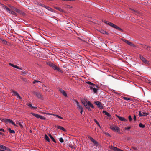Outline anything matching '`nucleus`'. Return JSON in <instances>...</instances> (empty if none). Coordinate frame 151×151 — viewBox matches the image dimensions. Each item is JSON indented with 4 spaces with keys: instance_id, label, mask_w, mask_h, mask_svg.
<instances>
[{
    "instance_id": "f257e3e1",
    "label": "nucleus",
    "mask_w": 151,
    "mask_h": 151,
    "mask_svg": "<svg viewBox=\"0 0 151 151\" xmlns=\"http://www.w3.org/2000/svg\"><path fill=\"white\" fill-rule=\"evenodd\" d=\"M82 103L83 104L85 107L89 111H91V110L90 107L93 109L94 108L93 105L87 99L85 100V102L83 101H82Z\"/></svg>"
},
{
    "instance_id": "f03ea898",
    "label": "nucleus",
    "mask_w": 151,
    "mask_h": 151,
    "mask_svg": "<svg viewBox=\"0 0 151 151\" xmlns=\"http://www.w3.org/2000/svg\"><path fill=\"white\" fill-rule=\"evenodd\" d=\"M47 64L50 67H52L53 69L55 70H56L60 72L62 71L60 69L55 65L54 64L51 62H47Z\"/></svg>"
},
{
    "instance_id": "7ed1b4c3",
    "label": "nucleus",
    "mask_w": 151,
    "mask_h": 151,
    "mask_svg": "<svg viewBox=\"0 0 151 151\" xmlns=\"http://www.w3.org/2000/svg\"><path fill=\"white\" fill-rule=\"evenodd\" d=\"M110 128L111 129L116 132L118 133H120L119 128L116 126H110Z\"/></svg>"
},
{
    "instance_id": "20e7f679",
    "label": "nucleus",
    "mask_w": 151,
    "mask_h": 151,
    "mask_svg": "<svg viewBox=\"0 0 151 151\" xmlns=\"http://www.w3.org/2000/svg\"><path fill=\"white\" fill-rule=\"evenodd\" d=\"M33 93L36 97H37L38 98L41 99H42V97L41 96V94L39 92L34 91L33 92Z\"/></svg>"
},
{
    "instance_id": "39448f33",
    "label": "nucleus",
    "mask_w": 151,
    "mask_h": 151,
    "mask_svg": "<svg viewBox=\"0 0 151 151\" xmlns=\"http://www.w3.org/2000/svg\"><path fill=\"white\" fill-rule=\"evenodd\" d=\"M102 22H104V23H105V24H107L108 25L111 26V27H113L114 28V27L116 25H115L114 24H113V23H112L110 22H109V21H107L106 20H103Z\"/></svg>"
},
{
    "instance_id": "423d86ee",
    "label": "nucleus",
    "mask_w": 151,
    "mask_h": 151,
    "mask_svg": "<svg viewBox=\"0 0 151 151\" xmlns=\"http://www.w3.org/2000/svg\"><path fill=\"white\" fill-rule=\"evenodd\" d=\"M1 4L2 6V7L5 10L6 12L9 13H10L11 12V11H12V10L10 9L6 6L4 5L3 4L1 3Z\"/></svg>"
},
{
    "instance_id": "0eeeda50",
    "label": "nucleus",
    "mask_w": 151,
    "mask_h": 151,
    "mask_svg": "<svg viewBox=\"0 0 151 151\" xmlns=\"http://www.w3.org/2000/svg\"><path fill=\"white\" fill-rule=\"evenodd\" d=\"M139 57L141 60L145 64H146L147 65H149V62L143 56L141 55H139Z\"/></svg>"
},
{
    "instance_id": "6e6552de",
    "label": "nucleus",
    "mask_w": 151,
    "mask_h": 151,
    "mask_svg": "<svg viewBox=\"0 0 151 151\" xmlns=\"http://www.w3.org/2000/svg\"><path fill=\"white\" fill-rule=\"evenodd\" d=\"M58 90L65 97H67L68 96L67 93L62 88H59L58 89Z\"/></svg>"
},
{
    "instance_id": "1a4fd4ad",
    "label": "nucleus",
    "mask_w": 151,
    "mask_h": 151,
    "mask_svg": "<svg viewBox=\"0 0 151 151\" xmlns=\"http://www.w3.org/2000/svg\"><path fill=\"white\" fill-rule=\"evenodd\" d=\"M98 106V108L100 109H103L104 108L103 106L101 104V102L98 101L94 102Z\"/></svg>"
},
{
    "instance_id": "9d476101",
    "label": "nucleus",
    "mask_w": 151,
    "mask_h": 151,
    "mask_svg": "<svg viewBox=\"0 0 151 151\" xmlns=\"http://www.w3.org/2000/svg\"><path fill=\"white\" fill-rule=\"evenodd\" d=\"M149 113H148L142 112L141 113V111H139L138 115L140 117L146 116L147 115H149Z\"/></svg>"
},
{
    "instance_id": "9b49d317",
    "label": "nucleus",
    "mask_w": 151,
    "mask_h": 151,
    "mask_svg": "<svg viewBox=\"0 0 151 151\" xmlns=\"http://www.w3.org/2000/svg\"><path fill=\"white\" fill-rule=\"evenodd\" d=\"M109 148L115 151H123V150L117 148L116 147H114L113 146H110L109 147Z\"/></svg>"
},
{
    "instance_id": "f8f14e48",
    "label": "nucleus",
    "mask_w": 151,
    "mask_h": 151,
    "mask_svg": "<svg viewBox=\"0 0 151 151\" xmlns=\"http://www.w3.org/2000/svg\"><path fill=\"white\" fill-rule=\"evenodd\" d=\"M123 41L125 42L126 43H127L128 45H129L131 46H132L133 47H135L136 46L134 45L131 42L128 41L127 40L124 39Z\"/></svg>"
},
{
    "instance_id": "ddd939ff",
    "label": "nucleus",
    "mask_w": 151,
    "mask_h": 151,
    "mask_svg": "<svg viewBox=\"0 0 151 151\" xmlns=\"http://www.w3.org/2000/svg\"><path fill=\"white\" fill-rule=\"evenodd\" d=\"M6 121H7V122H6V124H8V123H9L11 124H12V125H13L14 126H16V124L13 121L11 120L10 119H7V120H6Z\"/></svg>"
},
{
    "instance_id": "4468645a",
    "label": "nucleus",
    "mask_w": 151,
    "mask_h": 151,
    "mask_svg": "<svg viewBox=\"0 0 151 151\" xmlns=\"http://www.w3.org/2000/svg\"><path fill=\"white\" fill-rule=\"evenodd\" d=\"M117 117L121 121L125 122L127 121V120L126 119L123 117L120 116H117Z\"/></svg>"
},
{
    "instance_id": "2eb2a0df",
    "label": "nucleus",
    "mask_w": 151,
    "mask_h": 151,
    "mask_svg": "<svg viewBox=\"0 0 151 151\" xmlns=\"http://www.w3.org/2000/svg\"><path fill=\"white\" fill-rule=\"evenodd\" d=\"M99 32H100L103 34H106V35H109V33H108V32H107L105 31L102 29H100L99 30Z\"/></svg>"
},
{
    "instance_id": "dca6fc26",
    "label": "nucleus",
    "mask_w": 151,
    "mask_h": 151,
    "mask_svg": "<svg viewBox=\"0 0 151 151\" xmlns=\"http://www.w3.org/2000/svg\"><path fill=\"white\" fill-rule=\"evenodd\" d=\"M86 83L91 85V86H95V87H96V88H98V86L96 85L95 84H94L93 83L89 81H87L86 82Z\"/></svg>"
},
{
    "instance_id": "f3484780",
    "label": "nucleus",
    "mask_w": 151,
    "mask_h": 151,
    "mask_svg": "<svg viewBox=\"0 0 151 151\" xmlns=\"http://www.w3.org/2000/svg\"><path fill=\"white\" fill-rule=\"evenodd\" d=\"M30 114H31L33 116H35V117H36L37 118H38V119L39 118V117H40V115H39V114H36L35 113H34L33 112L30 113Z\"/></svg>"
},
{
    "instance_id": "a211bd4d",
    "label": "nucleus",
    "mask_w": 151,
    "mask_h": 151,
    "mask_svg": "<svg viewBox=\"0 0 151 151\" xmlns=\"http://www.w3.org/2000/svg\"><path fill=\"white\" fill-rule=\"evenodd\" d=\"M30 114H31L33 116H35V117H36L37 118H38V119L39 118V117H40V115H39V114H36L35 113H34L33 112L30 113Z\"/></svg>"
},
{
    "instance_id": "6ab92c4d",
    "label": "nucleus",
    "mask_w": 151,
    "mask_h": 151,
    "mask_svg": "<svg viewBox=\"0 0 151 151\" xmlns=\"http://www.w3.org/2000/svg\"><path fill=\"white\" fill-rule=\"evenodd\" d=\"M103 112L104 113L105 115H106L108 117H111V115L106 111H103Z\"/></svg>"
},
{
    "instance_id": "aec40b11",
    "label": "nucleus",
    "mask_w": 151,
    "mask_h": 151,
    "mask_svg": "<svg viewBox=\"0 0 151 151\" xmlns=\"http://www.w3.org/2000/svg\"><path fill=\"white\" fill-rule=\"evenodd\" d=\"M15 11L17 13H18L21 14L23 15V14H24V13L22 11L20 10L17 9Z\"/></svg>"
},
{
    "instance_id": "412c9836",
    "label": "nucleus",
    "mask_w": 151,
    "mask_h": 151,
    "mask_svg": "<svg viewBox=\"0 0 151 151\" xmlns=\"http://www.w3.org/2000/svg\"><path fill=\"white\" fill-rule=\"evenodd\" d=\"M76 103L77 104V108L80 109H82L83 108L82 106H81V105H80V103L78 101H76Z\"/></svg>"
},
{
    "instance_id": "4be33fe9",
    "label": "nucleus",
    "mask_w": 151,
    "mask_h": 151,
    "mask_svg": "<svg viewBox=\"0 0 151 151\" xmlns=\"http://www.w3.org/2000/svg\"><path fill=\"white\" fill-rule=\"evenodd\" d=\"M27 105L29 106L30 107L33 109H37V107L36 106H33L31 104L28 103Z\"/></svg>"
},
{
    "instance_id": "5701e85b",
    "label": "nucleus",
    "mask_w": 151,
    "mask_h": 151,
    "mask_svg": "<svg viewBox=\"0 0 151 151\" xmlns=\"http://www.w3.org/2000/svg\"><path fill=\"white\" fill-rule=\"evenodd\" d=\"M13 94L15 95L17 98H18V97L20 96L19 94L17 92L15 91H13Z\"/></svg>"
},
{
    "instance_id": "b1692460",
    "label": "nucleus",
    "mask_w": 151,
    "mask_h": 151,
    "mask_svg": "<svg viewBox=\"0 0 151 151\" xmlns=\"http://www.w3.org/2000/svg\"><path fill=\"white\" fill-rule=\"evenodd\" d=\"M13 94L15 95L17 98H18V97L20 96L19 94L17 92L15 91H13Z\"/></svg>"
},
{
    "instance_id": "393cba45",
    "label": "nucleus",
    "mask_w": 151,
    "mask_h": 151,
    "mask_svg": "<svg viewBox=\"0 0 151 151\" xmlns=\"http://www.w3.org/2000/svg\"><path fill=\"white\" fill-rule=\"evenodd\" d=\"M13 94L15 95L17 98H18V97L20 96L19 94L17 92L15 91H13Z\"/></svg>"
},
{
    "instance_id": "a878e982",
    "label": "nucleus",
    "mask_w": 151,
    "mask_h": 151,
    "mask_svg": "<svg viewBox=\"0 0 151 151\" xmlns=\"http://www.w3.org/2000/svg\"><path fill=\"white\" fill-rule=\"evenodd\" d=\"M114 28L122 32H123L124 31V30L122 29H121L120 28L116 25H115Z\"/></svg>"
},
{
    "instance_id": "bb28decb",
    "label": "nucleus",
    "mask_w": 151,
    "mask_h": 151,
    "mask_svg": "<svg viewBox=\"0 0 151 151\" xmlns=\"http://www.w3.org/2000/svg\"><path fill=\"white\" fill-rule=\"evenodd\" d=\"M94 121L96 123L97 125L99 126V128L100 129H101V127L100 126L99 123V122L97 121V120L96 119H94Z\"/></svg>"
},
{
    "instance_id": "cd10ccee",
    "label": "nucleus",
    "mask_w": 151,
    "mask_h": 151,
    "mask_svg": "<svg viewBox=\"0 0 151 151\" xmlns=\"http://www.w3.org/2000/svg\"><path fill=\"white\" fill-rule=\"evenodd\" d=\"M44 138L47 141V142H50V139L46 134L45 135Z\"/></svg>"
},
{
    "instance_id": "c85d7f7f",
    "label": "nucleus",
    "mask_w": 151,
    "mask_h": 151,
    "mask_svg": "<svg viewBox=\"0 0 151 151\" xmlns=\"http://www.w3.org/2000/svg\"><path fill=\"white\" fill-rule=\"evenodd\" d=\"M93 86V91L94 93H96L97 92L98 89L96 88H96V87H95V86Z\"/></svg>"
},
{
    "instance_id": "c756f323",
    "label": "nucleus",
    "mask_w": 151,
    "mask_h": 151,
    "mask_svg": "<svg viewBox=\"0 0 151 151\" xmlns=\"http://www.w3.org/2000/svg\"><path fill=\"white\" fill-rule=\"evenodd\" d=\"M9 65L14 67V68H18V66H17V65H14L13 64H12L11 63H9Z\"/></svg>"
},
{
    "instance_id": "7c9ffc66",
    "label": "nucleus",
    "mask_w": 151,
    "mask_h": 151,
    "mask_svg": "<svg viewBox=\"0 0 151 151\" xmlns=\"http://www.w3.org/2000/svg\"><path fill=\"white\" fill-rule=\"evenodd\" d=\"M49 136L50 138L53 141V142H56L54 138L50 134H49Z\"/></svg>"
},
{
    "instance_id": "2f4dec72",
    "label": "nucleus",
    "mask_w": 151,
    "mask_h": 151,
    "mask_svg": "<svg viewBox=\"0 0 151 151\" xmlns=\"http://www.w3.org/2000/svg\"><path fill=\"white\" fill-rule=\"evenodd\" d=\"M10 14L16 16L17 15V14L14 11L12 10L11 11V12Z\"/></svg>"
},
{
    "instance_id": "473e14b6",
    "label": "nucleus",
    "mask_w": 151,
    "mask_h": 151,
    "mask_svg": "<svg viewBox=\"0 0 151 151\" xmlns=\"http://www.w3.org/2000/svg\"><path fill=\"white\" fill-rule=\"evenodd\" d=\"M139 127L142 128H144L145 127V125L143 124L142 123H139Z\"/></svg>"
},
{
    "instance_id": "72a5a7b5",
    "label": "nucleus",
    "mask_w": 151,
    "mask_h": 151,
    "mask_svg": "<svg viewBox=\"0 0 151 151\" xmlns=\"http://www.w3.org/2000/svg\"><path fill=\"white\" fill-rule=\"evenodd\" d=\"M47 9L49 11H50L51 12H54V10L52 9V8H51V7H49V6H48V7H47Z\"/></svg>"
},
{
    "instance_id": "f704fd0d",
    "label": "nucleus",
    "mask_w": 151,
    "mask_h": 151,
    "mask_svg": "<svg viewBox=\"0 0 151 151\" xmlns=\"http://www.w3.org/2000/svg\"><path fill=\"white\" fill-rule=\"evenodd\" d=\"M8 130L9 131V132L10 133L14 134L15 132V131L14 130H11L10 128H9L8 129Z\"/></svg>"
},
{
    "instance_id": "c9c22d12",
    "label": "nucleus",
    "mask_w": 151,
    "mask_h": 151,
    "mask_svg": "<svg viewBox=\"0 0 151 151\" xmlns=\"http://www.w3.org/2000/svg\"><path fill=\"white\" fill-rule=\"evenodd\" d=\"M53 115L61 119H63V118L62 117L58 115L55 114H53Z\"/></svg>"
},
{
    "instance_id": "e433bc0d",
    "label": "nucleus",
    "mask_w": 151,
    "mask_h": 151,
    "mask_svg": "<svg viewBox=\"0 0 151 151\" xmlns=\"http://www.w3.org/2000/svg\"><path fill=\"white\" fill-rule=\"evenodd\" d=\"M39 119L43 120H45L46 119L45 117L41 115H40Z\"/></svg>"
},
{
    "instance_id": "4c0bfd02",
    "label": "nucleus",
    "mask_w": 151,
    "mask_h": 151,
    "mask_svg": "<svg viewBox=\"0 0 151 151\" xmlns=\"http://www.w3.org/2000/svg\"><path fill=\"white\" fill-rule=\"evenodd\" d=\"M6 120H7V119H0V120H1L2 122L5 123H6L7 122Z\"/></svg>"
},
{
    "instance_id": "58836bf2",
    "label": "nucleus",
    "mask_w": 151,
    "mask_h": 151,
    "mask_svg": "<svg viewBox=\"0 0 151 151\" xmlns=\"http://www.w3.org/2000/svg\"><path fill=\"white\" fill-rule=\"evenodd\" d=\"M146 49L149 51H151V47L149 46H146Z\"/></svg>"
},
{
    "instance_id": "ea45409f",
    "label": "nucleus",
    "mask_w": 151,
    "mask_h": 151,
    "mask_svg": "<svg viewBox=\"0 0 151 151\" xmlns=\"http://www.w3.org/2000/svg\"><path fill=\"white\" fill-rule=\"evenodd\" d=\"M88 138H89L91 142H96L95 140L90 136H88Z\"/></svg>"
},
{
    "instance_id": "a19ab883",
    "label": "nucleus",
    "mask_w": 151,
    "mask_h": 151,
    "mask_svg": "<svg viewBox=\"0 0 151 151\" xmlns=\"http://www.w3.org/2000/svg\"><path fill=\"white\" fill-rule=\"evenodd\" d=\"M123 99L126 100H127V101H128V100H131V99L129 98H128V97H124Z\"/></svg>"
},
{
    "instance_id": "79ce46f5",
    "label": "nucleus",
    "mask_w": 151,
    "mask_h": 151,
    "mask_svg": "<svg viewBox=\"0 0 151 151\" xmlns=\"http://www.w3.org/2000/svg\"><path fill=\"white\" fill-rule=\"evenodd\" d=\"M27 73L25 71L22 72L21 73L22 75H26Z\"/></svg>"
},
{
    "instance_id": "37998d69",
    "label": "nucleus",
    "mask_w": 151,
    "mask_h": 151,
    "mask_svg": "<svg viewBox=\"0 0 151 151\" xmlns=\"http://www.w3.org/2000/svg\"><path fill=\"white\" fill-rule=\"evenodd\" d=\"M5 146H3L2 145H0V148L3 149L4 150L5 148Z\"/></svg>"
},
{
    "instance_id": "c03bdc74",
    "label": "nucleus",
    "mask_w": 151,
    "mask_h": 151,
    "mask_svg": "<svg viewBox=\"0 0 151 151\" xmlns=\"http://www.w3.org/2000/svg\"><path fill=\"white\" fill-rule=\"evenodd\" d=\"M128 119H129V121H131L132 120V118L131 116L130 115H129V116Z\"/></svg>"
},
{
    "instance_id": "a18cd8bd",
    "label": "nucleus",
    "mask_w": 151,
    "mask_h": 151,
    "mask_svg": "<svg viewBox=\"0 0 151 151\" xmlns=\"http://www.w3.org/2000/svg\"><path fill=\"white\" fill-rule=\"evenodd\" d=\"M130 128L131 127H126L125 128V129L126 130L129 131Z\"/></svg>"
},
{
    "instance_id": "49530a36",
    "label": "nucleus",
    "mask_w": 151,
    "mask_h": 151,
    "mask_svg": "<svg viewBox=\"0 0 151 151\" xmlns=\"http://www.w3.org/2000/svg\"><path fill=\"white\" fill-rule=\"evenodd\" d=\"M104 10L106 12H107L108 13H109V12L111 11L107 9H104Z\"/></svg>"
},
{
    "instance_id": "de8ad7c7",
    "label": "nucleus",
    "mask_w": 151,
    "mask_h": 151,
    "mask_svg": "<svg viewBox=\"0 0 151 151\" xmlns=\"http://www.w3.org/2000/svg\"><path fill=\"white\" fill-rule=\"evenodd\" d=\"M69 146L70 147H71V148L72 149H75V147L73 145H69Z\"/></svg>"
},
{
    "instance_id": "09e8293b",
    "label": "nucleus",
    "mask_w": 151,
    "mask_h": 151,
    "mask_svg": "<svg viewBox=\"0 0 151 151\" xmlns=\"http://www.w3.org/2000/svg\"><path fill=\"white\" fill-rule=\"evenodd\" d=\"M44 114H47V115H53V114H52V113H44Z\"/></svg>"
},
{
    "instance_id": "8fccbe9b",
    "label": "nucleus",
    "mask_w": 151,
    "mask_h": 151,
    "mask_svg": "<svg viewBox=\"0 0 151 151\" xmlns=\"http://www.w3.org/2000/svg\"><path fill=\"white\" fill-rule=\"evenodd\" d=\"M36 82L38 83V82H40V81H38L37 80H34L33 82V84H35Z\"/></svg>"
},
{
    "instance_id": "3c124183",
    "label": "nucleus",
    "mask_w": 151,
    "mask_h": 151,
    "mask_svg": "<svg viewBox=\"0 0 151 151\" xmlns=\"http://www.w3.org/2000/svg\"><path fill=\"white\" fill-rule=\"evenodd\" d=\"M38 5H39L43 7V6H44V4H42L41 3H40V2H38V4H37Z\"/></svg>"
},
{
    "instance_id": "603ef678",
    "label": "nucleus",
    "mask_w": 151,
    "mask_h": 151,
    "mask_svg": "<svg viewBox=\"0 0 151 151\" xmlns=\"http://www.w3.org/2000/svg\"><path fill=\"white\" fill-rule=\"evenodd\" d=\"M93 143L95 146H98L99 145L98 142H93Z\"/></svg>"
},
{
    "instance_id": "864d4df0",
    "label": "nucleus",
    "mask_w": 151,
    "mask_h": 151,
    "mask_svg": "<svg viewBox=\"0 0 151 151\" xmlns=\"http://www.w3.org/2000/svg\"><path fill=\"white\" fill-rule=\"evenodd\" d=\"M55 127L58 129H61V127H62L61 126H59V125H57V126H55Z\"/></svg>"
},
{
    "instance_id": "5fc2aeb1",
    "label": "nucleus",
    "mask_w": 151,
    "mask_h": 151,
    "mask_svg": "<svg viewBox=\"0 0 151 151\" xmlns=\"http://www.w3.org/2000/svg\"><path fill=\"white\" fill-rule=\"evenodd\" d=\"M60 130H63L64 132H66V130L63 127H61V129Z\"/></svg>"
},
{
    "instance_id": "6e6d98bb",
    "label": "nucleus",
    "mask_w": 151,
    "mask_h": 151,
    "mask_svg": "<svg viewBox=\"0 0 151 151\" xmlns=\"http://www.w3.org/2000/svg\"><path fill=\"white\" fill-rule=\"evenodd\" d=\"M93 86H89L88 88H90L91 90H93Z\"/></svg>"
},
{
    "instance_id": "4d7b16f0",
    "label": "nucleus",
    "mask_w": 151,
    "mask_h": 151,
    "mask_svg": "<svg viewBox=\"0 0 151 151\" xmlns=\"http://www.w3.org/2000/svg\"><path fill=\"white\" fill-rule=\"evenodd\" d=\"M59 140L60 142H64L63 139L62 137H60L59 138Z\"/></svg>"
},
{
    "instance_id": "13d9d810",
    "label": "nucleus",
    "mask_w": 151,
    "mask_h": 151,
    "mask_svg": "<svg viewBox=\"0 0 151 151\" xmlns=\"http://www.w3.org/2000/svg\"><path fill=\"white\" fill-rule=\"evenodd\" d=\"M141 45H143L142 47L146 49V46H148L147 45H143V44H141Z\"/></svg>"
},
{
    "instance_id": "bf43d9fd",
    "label": "nucleus",
    "mask_w": 151,
    "mask_h": 151,
    "mask_svg": "<svg viewBox=\"0 0 151 151\" xmlns=\"http://www.w3.org/2000/svg\"><path fill=\"white\" fill-rule=\"evenodd\" d=\"M5 149L4 150H6L7 151H10V150L9 149V148H8V147H5Z\"/></svg>"
},
{
    "instance_id": "052dcab7",
    "label": "nucleus",
    "mask_w": 151,
    "mask_h": 151,
    "mask_svg": "<svg viewBox=\"0 0 151 151\" xmlns=\"http://www.w3.org/2000/svg\"><path fill=\"white\" fill-rule=\"evenodd\" d=\"M9 6L10 8H11V9H12L14 7V6H13L11 5H9Z\"/></svg>"
},
{
    "instance_id": "680f3d73",
    "label": "nucleus",
    "mask_w": 151,
    "mask_h": 151,
    "mask_svg": "<svg viewBox=\"0 0 151 151\" xmlns=\"http://www.w3.org/2000/svg\"><path fill=\"white\" fill-rule=\"evenodd\" d=\"M147 81L148 82H151V80L150 79H147L146 80V82Z\"/></svg>"
},
{
    "instance_id": "e2e57ef3",
    "label": "nucleus",
    "mask_w": 151,
    "mask_h": 151,
    "mask_svg": "<svg viewBox=\"0 0 151 151\" xmlns=\"http://www.w3.org/2000/svg\"><path fill=\"white\" fill-rule=\"evenodd\" d=\"M17 8L15 7H14L12 9V10H13L14 11H15L17 9Z\"/></svg>"
},
{
    "instance_id": "0e129e2a",
    "label": "nucleus",
    "mask_w": 151,
    "mask_h": 151,
    "mask_svg": "<svg viewBox=\"0 0 151 151\" xmlns=\"http://www.w3.org/2000/svg\"><path fill=\"white\" fill-rule=\"evenodd\" d=\"M132 148L134 150H137V147H133Z\"/></svg>"
},
{
    "instance_id": "69168bd1",
    "label": "nucleus",
    "mask_w": 151,
    "mask_h": 151,
    "mask_svg": "<svg viewBox=\"0 0 151 151\" xmlns=\"http://www.w3.org/2000/svg\"><path fill=\"white\" fill-rule=\"evenodd\" d=\"M133 119L134 121H136V117L135 115H134Z\"/></svg>"
},
{
    "instance_id": "338daca9",
    "label": "nucleus",
    "mask_w": 151,
    "mask_h": 151,
    "mask_svg": "<svg viewBox=\"0 0 151 151\" xmlns=\"http://www.w3.org/2000/svg\"><path fill=\"white\" fill-rule=\"evenodd\" d=\"M55 9L58 10H60L61 9L60 8L58 7H55Z\"/></svg>"
},
{
    "instance_id": "774afa93",
    "label": "nucleus",
    "mask_w": 151,
    "mask_h": 151,
    "mask_svg": "<svg viewBox=\"0 0 151 151\" xmlns=\"http://www.w3.org/2000/svg\"><path fill=\"white\" fill-rule=\"evenodd\" d=\"M43 7L46 8V9H47V7H48V6L44 4V6H43Z\"/></svg>"
}]
</instances>
